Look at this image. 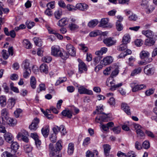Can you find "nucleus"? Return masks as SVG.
<instances>
[{
    "label": "nucleus",
    "mask_w": 157,
    "mask_h": 157,
    "mask_svg": "<svg viewBox=\"0 0 157 157\" xmlns=\"http://www.w3.org/2000/svg\"><path fill=\"white\" fill-rule=\"evenodd\" d=\"M130 86L132 89L133 92H136L139 90L145 89L146 88V86L145 84L138 85L135 82L130 84Z\"/></svg>",
    "instance_id": "f257e3e1"
},
{
    "label": "nucleus",
    "mask_w": 157,
    "mask_h": 157,
    "mask_svg": "<svg viewBox=\"0 0 157 157\" xmlns=\"http://www.w3.org/2000/svg\"><path fill=\"white\" fill-rule=\"evenodd\" d=\"M49 150L51 157H61L60 152L56 151L52 144H50L49 145Z\"/></svg>",
    "instance_id": "f03ea898"
},
{
    "label": "nucleus",
    "mask_w": 157,
    "mask_h": 157,
    "mask_svg": "<svg viewBox=\"0 0 157 157\" xmlns=\"http://www.w3.org/2000/svg\"><path fill=\"white\" fill-rule=\"evenodd\" d=\"M28 132L24 131L23 132H20L18 134L17 137L20 140H22L26 143H28L29 139L27 136Z\"/></svg>",
    "instance_id": "7ed1b4c3"
},
{
    "label": "nucleus",
    "mask_w": 157,
    "mask_h": 157,
    "mask_svg": "<svg viewBox=\"0 0 157 157\" xmlns=\"http://www.w3.org/2000/svg\"><path fill=\"white\" fill-rule=\"evenodd\" d=\"M40 120L36 117L34 118L31 124L29 126V128L32 131H36L38 127Z\"/></svg>",
    "instance_id": "20e7f679"
},
{
    "label": "nucleus",
    "mask_w": 157,
    "mask_h": 157,
    "mask_svg": "<svg viewBox=\"0 0 157 157\" xmlns=\"http://www.w3.org/2000/svg\"><path fill=\"white\" fill-rule=\"evenodd\" d=\"M67 52L69 55L72 56H75L76 55V49L74 46L70 44H68L66 45Z\"/></svg>",
    "instance_id": "39448f33"
},
{
    "label": "nucleus",
    "mask_w": 157,
    "mask_h": 157,
    "mask_svg": "<svg viewBox=\"0 0 157 157\" xmlns=\"http://www.w3.org/2000/svg\"><path fill=\"white\" fill-rule=\"evenodd\" d=\"M117 40L113 37H110L105 39L103 40L104 43L107 47H110L116 44Z\"/></svg>",
    "instance_id": "423d86ee"
},
{
    "label": "nucleus",
    "mask_w": 157,
    "mask_h": 157,
    "mask_svg": "<svg viewBox=\"0 0 157 157\" xmlns=\"http://www.w3.org/2000/svg\"><path fill=\"white\" fill-rule=\"evenodd\" d=\"M155 71V68L151 65L146 66L144 69V73L147 75H152Z\"/></svg>",
    "instance_id": "0eeeda50"
},
{
    "label": "nucleus",
    "mask_w": 157,
    "mask_h": 157,
    "mask_svg": "<svg viewBox=\"0 0 157 157\" xmlns=\"http://www.w3.org/2000/svg\"><path fill=\"white\" fill-rule=\"evenodd\" d=\"M61 51L59 46L54 45L51 48V54L55 56L59 57Z\"/></svg>",
    "instance_id": "6e6552de"
},
{
    "label": "nucleus",
    "mask_w": 157,
    "mask_h": 157,
    "mask_svg": "<svg viewBox=\"0 0 157 157\" xmlns=\"http://www.w3.org/2000/svg\"><path fill=\"white\" fill-rule=\"evenodd\" d=\"M149 56V52L145 51H142L140 54V56L141 59H145V61L147 63H149L151 62L152 60V59L151 58L148 59V57Z\"/></svg>",
    "instance_id": "1a4fd4ad"
},
{
    "label": "nucleus",
    "mask_w": 157,
    "mask_h": 157,
    "mask_svg": "<svg viewBox=\"0 0 157 157\" xmlns=\"http://www.w3.org/2000/svg\"><path fill=\"white\" fill-rule=\"evenodd\" d=\"M78 91L80 94H86L88 95H92L93 94V92L91 90L86 89L83 86L78 87Z\"/></svg>",
    "instance_id": "9d476101"
},
{
    "label": "nucleus",
    "mask_w": 157,
    "mask_h": 157,
    "mask_svg": "<svg viewBox=\"0 0 157 157\" xmlns=\"http://www.w3.org/2000/svg\"><path fill=\"white\" fill-rule=\"evenodd\" d=\"M78 61L79 63L78 64L79 71L80 73H82L83 71H86L87 67L85 63L82 61L80 59H78Z\"/></svg>",
    "instance_id": "9b49d317"
},
{
    "label": "nucleus",
    "mask_w": 157,
    "mask_h": 157,
    "mask_svg": "<svg viewBox=\"0 0 157 157\" xmlns=\"http://www.w3.org/2000/svg\"><path fill=\"white\" fill-rule=\"evenodd\" d=\"M113 59L112 57L110 56H108L105 57L101 60L103 63L102 64L104 65H107L112 63L113 61Z\"/></svg>",
    "instance_id": "f8f14e48"
},
{
    "label": "nucleus",
    "mask_w": 157,
    "mask_h": 157,
    "mask_svg": "<svg viewBox=\"0 0 157 157\" xmlns=\"http://www.w3.org/2000/svg\"><path fill=\"white\" fill-rule=\"evenodd\" d=\"M76 7L77 10L85 11L88 9V6L85 3H79L76 5Z\"/></svg>",
    "instance_id": "ddd939ff"
},
{
    "label": "nucleus",
    "mask_w": 157,
    "mask_h": 157,
    "mask_svg": "<svg viewBox=\"0 0 157 157\" xmlns=\"http://www.w3.org/2000/svg\"><path fill=\"white\" fill-rule=\"evenodd\" d=\"M5 139L6 141L11 143L12 142L13 139V137L12 134L10 132H6L4 135Z\"/></svg>",
    "instance_id": "4468645a"
},
{
    "label": "nucleus",
    "mask_w": 157,
    "mask_h": 157,
    "mask_svg": "<svg viewBox=\"0 0 157 157\" xmlns=\"http://www.w3.org/2000/svg\"><path fill=\"white\" fill-rule=\"evenodd\" d=\"M48 66L45 63L42 64L40 67V70L42 73L47 74L48 73Z\"/></svg>",
    "instance_id": "2eb2a0df"
},
{
    "label": "nucleus",
    "mask_w": 157,
    "mask_h": 157,
    "mask_svg": "<svg viewBox=\"0 0 157 157\" xmlns=\"http://www.w3.org/2000/svg\"><path fill=\"white\" fill-rule=\"evenodd\" d=\"M104 115H101L99 116H98L95 118V121L97 123H99V121H105L107 118V115L104 113H102Z\"/></svg>",
    "instance_id": "dca6fc26"
},
{
    "label": "nucleus",
    "mask_w": 157,
    "mask_h": 157,
    "mask_svg": "<svg viewBox=\"0 0 157 157\" xmlns=\"http://www.w3.org/2000/svg\"><path fill=\"white\" fill-rule=\"evenodd\" d=\"M49 127L48 125L44 127L41 129L42 134L45 137H48L49 133Z\"/></svg>",
    "instance_id": "f3484780"
},
{
    "label": "nucleus",
    "mask_w": 157,
    "mask_h": 157,
    "mask_svg": "<svg viewBox=\"0 0 157 157\" xmlns=\"http://www.w3.org/2000/svg\"><path fill=\"white\" fill-rule=\"evenodd\" d=\"M98 153L96 150H94L93 151L88 150L86 153V157H94L95 155V157H98Z\"/></svg>",
    "instance_id": "a211bd4d"
},
{
    "label": "nucleus",
    "mask_w": 157,
    "mask_h": 157,
    "mask_svg": "<svg viewBox=\"0 0 157 157\" xmlns=\"http://www.w3.org/2000/svg\"><path fill=\"white\" fill-rule=\"evenodd\" d=\"M68 23V20L67 18H63L59 20L57 23V25L59 26H64Z\"/></svg>",
    "instance_id": "6ab92c4d"
},
{
    "label": "nucleus",
    "mask_w": 157,
    "mask_h": 157,
    "mask_svg": "<svg viewBox=\"0 0 157 157\" xmlns=\"http://www.w3.org/2000/svg\"><path fill=\"white\" fill-rule=\"evenodd\" d=\"M62 15V10L60 8H58L54 13V16L55 18L57 19H59Z\"/></svg>",
    "instance_id": "aec40b11"
},
{
    "label": "nucleus",
    "mask_w": 157,
    "mask_h": 157,
    "mask_svg": "<svg viewBox=\"0 0 157 157\" xmlns=\"http://www.w3.org/2000/svg\"><path fill=\"white\" fill-rule=\"evenodd\" d=\"M121 107L122 109L128 114H131L130 110L129 107L128 105L127 104L122 103L121 104Z\"/></svg>",
    "instance_id": "412c9836"
},
{
    "label": "nucleus",
    "mask_w": 157,
    "mask_h": 157,
    "mask_svg": "<svg viewBox=\"0 0 157 157\" xmlns=\"http://www.w3.org/2000/svg\"><path fill=\"white\" fill-rule=\"evenodd\" d=\"M7 123L10 126H14L17 124V121L15 119L9 117L5 119Z\"/></svg>",
    "instance_id": "4be33fe9"
},
{
    "label": "nucleus",
    "mask_w": 157,
    "mask_h": 157,
    "mask_svg": "<svg viewBox=\"0 0 157 157\" xmlns=\"http://www.w3.org/2000/svg\"><path fill=\"white\" fill-rule=\"evenodd\" d=\"M142 34L145 35L148 38H153V34L152 31L150 30H143L142 32Z\"/></svg>",
    "instance_id": "5701e85b"
},
{
    "label": "nucleus",
    "mask_w": 157,
    "mask_h": 157,
    "mask_svg": "<svg viewBox=\"0 0 157 157\" xmlns=\"http://www.w3.org/2000/svg\"><path fill=\"white\" fill-rule=\"evenodd\" d=\"M130 40L131 37L130 35L128 34H126L123 37L122 42L123 43L127 44L130 42Z\"/></svg>",
    "instance_id": "b1692460"
},
{
    "label": "nucleus",
    "mask_w": 157,
    "mask_h": 157,
    "mask_svg": "<svg viewBox=\"0 0 157 157\" xmlns=\"http://www.w3.org/2000/svg\"><path fill=\"white\" fill-rule=\"evenodd\" d=\"M65 117L71 118L72 116V112L69 110H64L61 113Z\"/></svg>",
    "instance_id": "393cba45"
},
{
    "label": "nucleus",
    "mask_w": 157,
    "mask_h": 157,
    "mask_svg": "<svg viewBox=\"0 0 157 157\" xmlns=\"http://www.w3.org/2000/svg\"><path fill=\"white\" fill-rule=\"evenodd\" d=\"M16 103V100L13 98H11L8 100V107L11 109L15 105Z\"/></svg>",
    "instance_id": "a878e982"
},
{
    "label": "nucleus",
    "mask_w": 157,
    "mask_h": 157,
    "mask_svg": "<svg viewBox=\"0 0 157 157\" xmlns=\"http://www.w3.org/2000/svg\"><path fill=\"white\" fill-rule=\"evenodd\" d=\"M6 99L5 96L2 95L0 96V105L2 107H4L6 105Z\"/></svg>",
    "instance_id": "bb28decb"
},
{
    "label": "nucleus",
    "mask_w": 157,
    "mask_h": 157,
    "mask_svg": "<svg viewBox=\"0 0 157 157\" xmlns=\"http://www.w3.org/2000/svg\"><path fill=\"white\" fill-rule=\"evenodd\" d=\"M104 153L106 156H108V154L111 148V147L109 144H105L103 146Z\"/></svg>",
    "instance_id": "cd10ccee"
},
{
    "label": "nucleus",
    "mask_w": 157,
    "mask_h": 157,
    "mask_svg": "<svg viewBox=\"0 0 157 157\" xmlns=\"http://www.w3.org/2000/svg\"><path fill=\"white\" fill-rule=\"evenodd\" d=\"M22 67L24 70H30L29 67V63L28 60L25 59L22 63Z\"/></svg>",
    "instance_id": "c85d7f7f"
},
{
    "label": "nucleus",
    "mask_w": 157,
    "mask_h": 157,
    "mask_svg": "<svg viewBox=\"0 0 157 157\" xmlns=\"http://www.w3.org/2000/svg\"><path fill=\"white\" fill-rule=\"evenodd\" d=\"M9 112L8 109L4 108L1 111V115L2 117H4V118L6 119L9 117Z\"/></svg>",
    "instance_id": "c756f323"
},
{
    "label": "nucleus",
    "mask_w": 157,
    "mask_h": 157,
    "mask_svg": "<svg viewBox=\"0 0 157 157\" xmlns=\"http://www.w3.org/2000/svg\"><path fill=\"white\" fill-rule=\"evenodd\" d=\"M155 43V41L153 39V38H148L146 39L144 43L146 45L151 46L154 45Z\"/></svg>",
    "instance_id": "7c9ffc66"
},
{
    "label": "nucleus",
    "mask_w": 157,
    "mask_h": 157,
    "mask_svg": "<svg viewBox=\"0 0 157 157\" xmlns=\"http://www.w3.org/2000/svg\"><path fill=\"white\" fill-rule=\"evenodd\" d=\"M74 149V144L71 143L69 144L68 147L67 152L70 155H71L73 154Z\"/></svg>",
    "instance_id": "2f4dec72"
},
{
    "label": "nucleus",
    "mask_w": 157,
    "mask_h": 157,
    "mask_svg": "<svg viewBox=\"0 0 157 157\" xmlns=\"http://www.w3.org/2000/svg\"><path fill=\"white\" fill-rule=\"evenodd\" d=\"M36 80L34 76H32L30 78V84L31 87L35 89L36 86Z\"/></svg>",
    "instance_id": "473e14b6"
},
{
    "label": "nucleus",
    "mask_w": 157,
    "mask_h": 157,
    "mask_svg": "<svg viewBox=\"0 0 157 157\" xmlns=\"http://www.w3.org/2000/svg\"><path fill=\"white\" fill-rule=\"evenodd\" d=\"M98 23V21L96 19L91 20L88 24V26L90 28H94Z\"/></svg>",
    "instance_id": "72a5a7b5"
},
{
    "label": "nucleus",
    "mask_w": 157,
    "mask_h": 157,
    "mask_svg": "<svg viewBox=\"0 0 157 157\" xmlns=\"http://www.w3.org/2000/svg\"><path fill=\"white\" fill-rule=\"evenodd\" d=\"M69 56V55L65 51H61V53L59 54V57H60L63 60H66L68 58Z\"/></svg>",
    "instance_id": "f704fd0d"
},
{
    "label": "nucleus",
    "mask_w": 157,
    "mask_h": 157,
    "mask_svg": "<svg viewBox=\"0 0 157 157\" xmlns=\"http://www.w3.org/2000/svg\"><path fill=\"white\" fill-rule=\"evenodd\" d=\"M23 44L24 46L27 49H30L32 48L31 44L28 40H23Z\"/></svg>",
    "instance_id": "c9c22d12"
},
{
    "label": "nucleus",
    "mask_w": 157,
    "mask_h": 157,
    "mask_svg": "<svg viewBox=\"0 0 157 157\" xmlns=\"http://www.w3.org/2000/svg\"><path fill=\"white\" fill-rule=\"evenodd\" d=\"M78 26L74 23H70L69 25V28L71 31L76 30L78 29Z\"/></svg>",
    "instance_id": "e433bc0d"
},
{
    "label": "nucleus",
    "mask_w": 157,
    "mask_h": 157,
    "mask_svg": "<svg viewBox=\"0 0 157 157\" xmlns=\"http://www.w3.org/2000/svg\"><path fill=\"white\" fill-rule=\"evenodd\" d=\"M142 71L141 68L140 67H138L135 68L133 70L131 73V75L134 76L140 73Z\"/></svg>",
    "instance_id": "4c0bfd02"
},
{
    "label": "nucleus",
    "mask_w": 157,
    "mask_h": 157,
    "mask_svg": "<svg viewBox=\"0 0 157 157\" xmlns=\"http://www.w3.org/2000/svg\"><path fill=\"white\" fill-rule=\"evenodd\" d=\"M127 48V44L125 43H123L117 46V50L119 51H124Z\"/></svg>",
    "instance_id": "58836bf2"
},
{
    "label": "nucleus",
    "mask_w": 157,
    "mask_h": 157,
    "mask_svg": "<svg viewBox=\"0 0 157 157\" xmlns=\"http://www.w3.org/2000/svg\"><path fill=\"white\" fill-rule=\"evenodd\" d=\"M108 21L109 19L108 18L102 19L100 22L101 26L103 27H106V25L107 24Z\"/></svg>",
    "instance_id": "ea45409f"
},
{
    "label": "nucleus",
    "mask_w": 157,
    "mask_h": 157,
    "mask_svg": "<svg viewBox=\"0 0 157 157\" xmlns=\"http://www.w3.org/2000/svg\"><path fill=\"white\" fill-rule=\"evenodd\" d=\"M32 147L29 144L25 145L24 146V149L26 153H28L31 152L32 150Z\"/></svg>",
    "instance_id": "a19ab883"
},
{
    "label": "nucleus",
    "mask_w": 157,
    "mask_h": 157,
    "mask_svg": "<svg viewBox=\"0 0 157 157\" xmlns=\"http://www.w3.org/2000/svg\"><path fill=\"white\" fill-rule=\"evenodd\" d=\"M113 69V67L110 66L107 67L103 71V74L105 75H108L111 73V71Z\"/></svg>",
    "instance_id": "79ce46f5"
},
{
    "label": "nucleus",
    "mask_w": 157,
    "mask_h": 157,
    "mask_svg": "<svg viewBox=\"0 0 157 157\" xmlns=\"http://www.w3.org/2000/svg\"><path fill=\"white\" fill-rule=\"evenodd\" d=\"M116 29L118 31H121L123 29V27L120 22V21H117L116 23Z\"/></svg>",
    "instance_id": "37998d69"
},
{
    "label": "nucleus",
    "mask_w": 157,
    "mask_h": 157,
    "mask_svg": "<svg viewBox=\"0 0 157 157\" xmlns=\"http://www.w3.org/2000/svg\"><path fill=\"white\" fill-rule=\"evenodd\" d=\"M145 9L146 13L148 14L151 13L153 10L154 7L151 5H148Z\"/></svg>",
    "instance_id": "c03bdc74"
},
{
    "label": "nucleus",
    "mask_w": 157,
    "mask_h": 157,
    "mask_svg": "<svg viewBox=\"0 0 157 157\" xmlns=\"http://www.w3.org/2000/svg\"><path fill=\"white\" fill-rule=\"evenodd\" d=\"M2 57L5 59H7L9 56L8 51L4 49L2 51Z\"/></svg>",
    "instance_id": "a18cd8bd"
},
{
    "label": "nucleus",
    "mask_w": 157,
    "mask_h": 157,
    "mask_svg": "<svg viewBox=\"0 0 157 157\" xmlns=\"http://www.w3.org/2000/svg\"><path fill=\"white\" fill-rule=\"evenodd\" d=\"M67 78L66 77L59 78V79L55 83V85L56 86L58 85L61 83H63L64 82L66 81L67 80Z\"/></svg>",
    "instance_id": "49530a36"
},
{
    "label": "nucleus",
    "mask_w": 157,
    "mask_h": 157,
    "mask_svg": "<svg viewBox=\"0 0 157 157\" xmlns=\"http://www.w3.org/2000/svg\"><path fill=\"white\" fill-rule=\"evenodd\" d=\"M23 76L25 78H28L30 75L31 71L30 70H24Z\"/></svg>",
    "instance_id": "de8ad7c7"
},
{
    "label": "nucleus",
    "mask_w": 157,
    "mask_h": 157,
    "mask_svg": "<svg viewBox=\"0 0 157 157\" xmlns=\"http://www.w3.org/2000/svg\"><path fill=\"white\" fill-rule=\"evenodd\" d=\"M2 157H17L16 156L13 157V155L9 152L7 151L3 152L2 154Z\"/></svg>",
    "instance_id": "09e8293b"
},
{
    "label": "nucleus",
    "mask_w": 157,
    "mask_h": 157,
    "mask_svg": "<svg viewBox=\"0 0 157 157\" xmlns=\"http://www.w3.org/2000/svg\"><path fill=\"white\" fill-rule=\"evenodd\" d=\"M52 58L51 56H47L44 57L42 58V60L44 62L49 63L52 60Z\"/></svg>",
    "instance_id": "8fccbe9b"
},
{
    "label": "nucleus",
    "mask_w": 157,
    "mask_h": 157,
    "mask_svg": "<svg viewBox=\"0 0 157 157\" xmlns=\"http://www.w3.org/2000/svg\"><path fill=\"white\" fill-rule=\"evenodd\" d=\"M61 141H59L56 144L55 149L56 151L59 152V151L62 149V146L61 143Z\"/></svg>",
    "instance_id": "3c124183"
},
{
    "label": "nucleus",
    "mask_w": 157,
    "mask_h": 157,
    "mask_svg": "<svg viewBox=\"0 0 157 157\" xmlns=\"http://www.w3.org/2000/svg\"><path fill=\"white\" fill-rule=\"evenodd\" d=\"M67 9L69 11H72L73 10H77L76 5L74 6L72 5L68 4L67 6Z\"/></svg>",
    "instance_id": "603ef678"
},
{
    "label": "nucleus",
    "mask_w": 157,
    "mask_h": 157,
    "mask_svg": "<svg viewBox=\"0 0 157 157\" xmlns=\"http://www.w3.org/2000/svg\"><path fill=\"white\" fill-rule=\"evenodd\" d=\"M11 147L12 149L14 150H16L18 149L19 146L17 142H13L11 144Z\"/></svg>",
    "instance_id": "864d4df0"
},
{
    "label": "nucleus",
    "mask_w": 157,
    "mask_h": 157,
    "mask_svg": "<svg viewBox=\"0 0 157 157\" xmlns=\"http://www.w3.org/2000/svg\"><path fill=\"white\" fill-rule=\"evenodd\" d=\"M114 133L115 134H118L121 132V128L119 126L115 127L112 128Z\"/></svg>",
    "instance_id": "5fc2aeb1"
},
{
    "label": "nucleus",
    "mask_w": 157,
    "mask_h": 157,
    "mask_svg": "<svg viewBox=\"0 0 157 157\" xmlns=\"http://www.w3.org/2000/svg\"><path fill=\"white\" fill-rule=\"evenodd\" d=\"M150 146L149 142L147 140H146L143 142L142 144V148L145 149H147L149 148Z\"/></svg>",
    "instance_id": "6e6d98bb"
},
{
    "label": "nucleus",
    "mask_w": 157,
    "mask_h": 157,
    "mask_svg": "<svg viewBox=\"0 0 157 157\" xmlns=\"http://www.w3.org/2000/svg\"><path fill=\"white\" fill-rule=\"evenodd\" d=\"M79 45L80 47V49L82 50L83 52H86L88 50L87 47L84 44H79Z\"/></svg>",
    "instance_id": "4d7b16f0"
},
{
    "label": "nucleus",
    "mask_w": 157,
    "mask_h": 157,
    "mask_svg": "<svg viewBox=\"0 0 157 157\" xmlns=\"http://www.w3.org/2000/svg\"><path fill=\"white\" fill-rule=\"evenodd\" d=\"M123 85L122 82L119 83L116 85H114L113 86H112L110 88V89L112 90H115L117 88Z\"/></svg>",
    "instance_id": "13d9d810"
},
{
    "label": "nucleus",
    "mask_w": 157,
    "mask_h": 157,
    "mask_svg": "<svg viewBox=\"0 0 157 157\" xmlns=\"http://www.w3.org/2000/svg\"><path fill=\"white\" fill-rule=\"evenodd\" d=\"M26 25L28 29H31L35 25V23L33 21H27L26 22Z\"/></svg>",
    "instance_id": "bf43d9fd"
},
{
    "label": "nucleus",
    "mask_w": 157,
    "mask_h": 157,
    "mask_svg": "<svg viewBox=\"0 0 157 157\" xmlns=\"http://www.w3.org/2000/svg\"><path fill=\"white\" fill-rule=\"evenodd\" d=\"M57 137L56 134H52L50 137V140L52 143H55L56 141Z\"/></svg>",
    "instance_id": "052dcab7"
},
{
    "label": "nucleus",
    "mask_w": 157,
    "mask_h": 157,
    "mask_svg": "<svg viewBox=\"0 0 157 157\" xmlns=\"http://www.w3.org/2000/svg\"><path fill=\"white\" fill-rule=\"evenodd\" d=\"M137 136L138 137H143L145 136V134L143 132L142 129L136 132Z\"/></svg>",
    "instance_id": "680f3d73"
},
{
    "label": "nucleus",
    "mask_w": 157,
    "mask_h": 157,
    "mask_svg": "<svg viewBox=\"0 0 157 157\" xmlns=\"http://www.w3.org/2000/svg\"><path fill=\"white\" fill-rule=\"evenodd\" d=\"M135 146V148L138 150H140L142 148L141 144L138 141L136 142Z\"/></svg>",
    "instance_id": "e2e57ef3"
},
{
    "label": "nucleus",
    "mask_w": 157,
    "mask_h": 157,
    "mask_svg": "<svg viewBox=\"0 0 157 157\" xmlns=\"http://www.w3.org/2000/svg\"><path fill=\"white\" fill-rule=\"evenodd\" d=\"M22 112V110L20 109H17L14 113V116L16 118L19 117L20 114Z\"/></svg>",
    "instance_id": "0e129e2a"
},
{
    "label": "nucleus",
    "mask_w": 157,
    "mask_h": 157,
    "mask_svg": "<svg viewBox=\"0 0 157 157\" xmlns=\"http://www.w3.org/2000/svg\"><path fill=\"white\" fill-rule=\"evenodd\" d=\"M2 87L3 88L5 93H8L9 92V88L7 86L6 83H4L2 85Z\"/></svg>",
    "instance_id": "69168bd1"
},
{
    "label": "nucleus",
    "mask_w": 157,
    "mask_h": 157,
    "mask_svg": "<svg viewBox=\"0 0 157 157\" xmlns=\"http://www.w3.org/2000/svg\"><path fill=\"white\" fill-rule=\"evenodd\" d=\"M101 58V56H96L93 59L94 62V64L95 65H96L100 61V60Z\"/></svg>",
    "instance_id": "338daca9"
},
{
    "label": "nucleus",
    "mask_w": 157,
    "mask_h": 157,
    "mask_svg": "<svg viewBox=\"0 0 157 157\" xmlns=\"http://www.w3.org/2000/svg\"><path fill=\"white\" fill-rule=\"evenodd\" d=\"M128 19L130 21H136L137 19V17L136 14H133L128 17Z\"/></svg>",
    "instance_id": "774afa93"
}]
</instances>
